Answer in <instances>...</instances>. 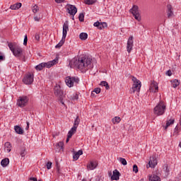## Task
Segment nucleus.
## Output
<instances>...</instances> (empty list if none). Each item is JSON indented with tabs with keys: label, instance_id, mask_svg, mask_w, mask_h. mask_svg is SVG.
Returning a JSON list of instances; mask_svg holds the SVG:
<instances>
[{
	"label": "nucleus",
	"instance_id": "f257e3e1",
	"mask_svg": "<svg viewBox=\"0 0 181 181\" xmlns=\"http://www.w3.org/2000/svg\"><path fill=\"white\" fill-rule=\"evenodd\" d=\"M91 58L82 57L73 58L69 62V66L71 69H84V67H88L91 64Z\"/></svg>",
	"mask_w": 181,
	"mask_h": 181
},
{
	"label": "nucleus",
	"instance_id": "f03ea898",
	"mask_svg": "<svg viewBox=\"0 0 181 181\" xmlns=\"http://www.w3.org/2000/svg\"><path fill=\"white\" fill-rule=\"evenodd\" d=\"M8 47L15 57L20 58L23 56V49H22L21 46L16 45V44L12 42H8Z\"/></svg>",
	"mask_w": 181,
	"mask_h": 181
},
{
	"label": "nucleus",
	"instance_id": "7ed1b4c3",
	"mask_svg": "<svg viewBox=\"0 0 181 181\" xmlns=\"http://www.w3.org/2000/svg\"><path fill=\"white\" fill-rule=\"evenodd\" d=\"M67 32H69V21H65L63 25L62 38L61 41L55 46V49H60L66 42V37L67 36Z\"/></svg>",
	"mask_w": 181,
	"mask_h": 181
},
{
	"label": "nucleus",
	"instance_id": "20e7f679",
	"mask_svg": "<svg viewBox=\"0 0 181 181\" xmlns=\"http://www.w3.org/2000/svg\"><path fill=\"white\" fill-rule=\"evenodd\" d=\"M54 94L56 97H58V100L60 101L61 104L64 105V102L63 101L64 98V92L62 90L60 85L56 84L54 87Z\"/></svg>",
	"mask_w": 181,
	"mask_h": 181
},
{
	"label": "nucleus",
	"instance_id": "39448f33",
	"mask_svg": "<svg viewBox=\"0 0 181 181\" xmlns=\"http://www.w3.org/2000/svg\"><path fill=\"white\" fill-rule=\"evenodd\" d=\"M166 110V105L163 103V101H160V103L154 107L153 111L156 115H163L165 111Z\"/></svg>",
	"mask_w": 181,
	"mask_h": 181
},
{
	"label": "nucleus",
	"instance_id": "423d86ee",
	"mask_svg": "<svg viewBox=\"0 0 181 181\" xmlns=\"http://www.w3.org/2000/svg\"><path fill=\"white\" fill-rule=\"evenodd\" d=\"M132 81L134 84L132 86V90H130V93L132 94V93H135V91L139 93L141 87V81L138 80L135 76H132Z\"/></svg>",
	"mask_w": 181,
	"mask_h": 181
},
{
	"label": "nucleus",
	"instance_id": "0eeeda50",
	"mask_svg": "<svg viewBox=\"0 0 181 181\" xmlns=\"http://www.w3.org/2000/svg\"><path fill=\"white\" fill-rule=\"evenodd\" d=\"M34 80L35 75L33 74H31L30 72H28L24 76L23 78V83L24 84H26V86H30L33 83Z\"/></svg>",
	"mask_w": 181,
	"mask_h": 181
},
{
	"label": "nucleus",
	"instance_id": "6e6552de",
	"mask_svg": "<svg viewBox=\"0 0 181 181\" xmlns=\"http://www.w3.org/2000/svg\"><path fill=\"white\" fill-rule=\"evenodd\" d=\"M79 82L80 79L76 76H67L65 79V83L69 88L73 87V86H74V83H76V84H78Z\"/></svg>",
	"mask_w": 181,
	"mask_h": 181
},
{
	"label": "nucleus",
	"instance_id": "1a4fd4ad",
	"mask_svg": "<svg viewBox=\"0 0 181 181\" xmlns=\"http://www.w3.org/2000/svg\"><path fill=\"white\" fill-rule=\"evenodd\" d=\"M28 103H29V98L28 96L23 95L18 98L17 105L18 107H21V108H23V107H26V105H28Z\"/></svg>",
	"mask_w": 181,
	"mask_h": 181
},
{
	"label": "nucleus",
	"instance_id": "9d476101",
	"mask_svg": "<svg viewBox=\"0 0 181 181\" xmlns=\"http://www.w3.org/2000/svg\"><path fill=\"white\" fill-rule=\"evenodd\" d=\"M134 18L139 22L141 21V14H139V7L138 6H133L132 8L130 9Z\"/></svg>",
	"mask_w": 181,
	"mask_h": 181
},
{
	"label": "nucleus",
	"instance_id": "9b49d317",
	"mask_svg": "<svg viewBox=\"0 0 181 181\" xmlns=\"http://www.w3.org/2000/svg\"><path fill=\"white\" fill-rule=\"evenodd\" d=\"M108 175L109 176H111L112 180H119V176H121V173H119V171H118V170H114L113 175L111 171L108 173Z\"/></svg>",
	"mask_w": 181,
	"mask_h": 181
},
{
	"label": "nucleus",
	"instance_id": "f8f14e48",
	"mask_svg": "<svg viewBox=\"0 0 181 181\" xmlns=\"http://www.w3.org/2000/svg\"><path fill=\"white\" fill-rule=\"evenodd\" d=\"M156 165H158V160H156V158L151 157L148 163L146 165V168L147 169H149V168H153Z\"/></svg>",
	"mask_w": 181,
	"mask_h": 181
},
{
	"label": "nucleus",
	"instance_id": "ddd939ff",
	"mask_svg": "<svg viewBox=\"0 0 181 181\" xmlns=\"http://www.w3.org/2000/svg\"><path fill=\"white\" fill-rule=\"evenodd\" d=\"M67 6L68 13H69V15H71V16H74V15L77 13V7L71 4H67Z\"/></svg>",
	"mask_w": 181,
	"mask_h": 181
},
{
	"label": "nucleus",
	"instance_id": "4468645a",
	"mask_svg": "<svg viewBox=\"0 0 181 181\" xmlns=\"http://www.w3.org/2000/svg\"><path fill=\"white\" fill-rule=\"evenodd\" d=\"M93 26L100 29V30H103V29H105L108 25L105 22L100 23L99 21H96L94 23Z\"/></svg>",
	"mask_w": 181,
	"mask_h": 181
},
{
	"label": "nucleus",
	"instance_id": "2eb2a0df",
	"mask_svg": "<svg viewBox=\"0 0 181 181\" xmlns=\"http://www.w3.org/2000/svg\"><path fill=\"white\" fill-rule=\"evenodd\" d=\"M149 90L151 91V93H158V91L159 90V86H158V83L155 82V81H153L151 84Z\"/></svg>",
	"mask_w": 181,
	"mask_h": 181
},
{
	"label": "nucleus",
	"instance_id": "dca6fc26",
	"mask_svg": "<svg viewBox=\"0 0 181 181\" xmlns=\"http://www.w3.org/2000/svg\"><path fill=\"white\" fill-rule=\"evenodd\" d=\"M167 15L168 18H172L174 15L173 7L170 4L167 5Z\"/></svg>",
	"mask_w": 181,
	"mask_h": 181
},
{
	"label": "nucleus",
	"instance_id": "f3484780",
	"mask_svg": "<svg viewBox=\"0 0 181 181\" xmlns=\"http://www.w3.org/2000/svg\"><path fill=\"white\" fill-rule=\"evenodd\" d=\"M21 8H22V3H16L10 6V9H12V11H18Z\"/></svg>",
	"mask_w": 181,
	"mask_h": 181
},
{
	"label": "nucleus",
	"instance_id": "a211bd4d",
	"mask_svg": "<svg viewBox=\"0 0 181 181\" xmlns=\"http://www.w3.org/2000/svg\"><path fill=\"white\" fill-rule=\"evenodd\" d=\"M148 181H160V177L156 174H152L148 177Z\"/></svg>",
	"mask_w": 181,
	"mask_h": 181
},
{
	"label": "nucleus",
	"instance_id": "6ab92c4d",
	"mask_svg": "<svg viewBox=\"0 0 181 181\" xmlns=\"http://www.w3.org/2000/svg\"><path fill=\"white\" fill-rule=\"evenodd\" d=\"M88 169L90 170H94L97 168V162L90 161V163L87 165Z\"/></svg>",
	"mask_w": 181,
	"mask_h": 181
},
{
	"label": "nucleus",
	"instance_id": "aec40b11",
	"mask_svg": "<svg viewBox=\"0 0 181 181\" xmlns=\"http://www.w3.org/2000/svg\"><path fill=\"white\" fill-rule=\"evenodd\" d=\"M175 124V119H168L166 121V125L165 127V129H168L170 125H173Z\"/></svg>",
	"mask_w": 181,
	"mask_h": 181
},
{
	"label": "nucleus",
	"instance_id": "412c9836",
	"mask_svg": "<svg viewBox=\"0 0 181 181\" xmlns=\"http://www.w3.org/2000/svg\"><path fill=\"white\" fill-rule=\"evenodd\" d=\"M1 165L3 168H6L9 165V158H6L1 160Z\"/></svg>",
	"mask_w": 181,
	"mask_h": 181
},
{
	"label": "nucleus",
	"instance_id": "4be33fe9",
	"mask_svg": "<svg viewBox=\"0 0 181 181\" xmlns=\"http://www.w3.org/2000/svg\"><path fill=\"white\" fill-rule=\"evenodd\" d=\"M14 130L16 134H18L19 135H22L23 134V129H22V127H21L20 126H15Z\"/></svg>",
	"mask_w": 181,
	"mask_h": 181
},
{
	"label": "nucleus",
	"instance_id": "5701e85b",
	"mask_svg": "<svg viewBox=\"0 0 181 181\" xmlns=\"http://www.w3.org/2000/svg\"><path fill=\"white\" fill-rule=\"evenodd\" d=\"M77 131V129H76V127H72L68 132L67 136H69V138H71V136H73V135H74V134H76Z\"/></svg>",
	"mask_w": 181,
	"mask_h": 181
},
{
	"label": "nucleus",
	"instance_id": "b1692460",
	"mask_svg": "<svg viewBox=\"0 0 181 181\" xmlns=\"http://www.w3.org/2000/svg\"><path fill=\"white\" fill-rule=\"evenodd\" d=\"M79 124H80V117L78 116H77L74 120V126L72 128L75 127L76 129H77V127H78Z\"/></svg>",
	"mask_w": 181,
	"mask_h": 181
},
{
	"label": "nucleus",
	"instance_id": "393cba45",
	"mask_svg": "<svg viewBox=\"0 0 181 181\" xmlns=\"http://www.w3.org/2000/svg\"><path fill=\"white\" fill-rule=\"evenodd\" d=\"M88 37V34H87L86 33H81L79 35V38L81 39V40H87Z\"/></svg>",
	"mask_w": 181,
	"mask_h": 181
},
{
	"label": "nucleus",
	"instance_id": "a878e982",
	"mask_svg": "<svg viewBox=\"0 0 181 181\" xmlns=\"http://www.w3.org/2000/svg\"><path fill=\"white\" fill-rule=\"evenodd\" d=\"M180 84V83L177 79H174L171 81V85H172V87H173V88H176V87H177V86H179Z\"/></svg>",
	"mask_w": 181,
	"mask_h": 181
},
{
	"label": "nucleus",
	"instance_id": "bb28decb",
	"mask_svg": "<svg viewBox=\"0 0 181 181\" xmlns=\"http://www.w3.org/2000/svg\"><path fill=\"white\" fill-rule=\"evenodd\" d=\"M5 148H6V152L9 153L11 151L12 144L10 142H6L4 144Z\"/></svg>",
	"mask_w": 181,
	"mask_h": 181
},
{
	"label": "nucleus",
	"instance_id": "cd10ccee",
	"mask_svg": "<svg viewBox=\"0 0 181 181\" xmlns=\"http://www.w3.org/2000/svg\"><path fill=\"white\" fill-rule=\"evenodd\" d=\"M100 86H102V87H105L106 90H110V85L105 81H102L100 83Z\"/></svg>",
	"mask_w": 181,
	"mask_h": 181
},
{
	"label": "nucleus",
	"instance_id": "c85d7f7f",
	"mask_svg": "<svg viewBox=\"0 0 181 181\" xmlns=\"http://www.w3.org/2000/svg\"><path fill=\"white\" fill-rule=\"evenodd\" d=\"M45 63L42 62L35 66V70L40 71L42 69H45Z\"/></svg>",
	"mask_w": 181,
	"mask_h": 181
},
{
	"label": "nucleus",
	"instance_id": "c756f323",
	"mask_svg": "<svg viewBox=\"0 0 181 181\" xmlns=\"http://www.w3.org/2000/svg\"><path fill=\"white\" fill-rule=\"evenodd\" d=\"M83 2L86 5H94L97 2V0H83Z\"/></svg>",
	"mask_w": 181,
	"mask_h": 181
},
{
	"label": "nucleus",
	"instance_id": "7c9ffc66",
	"mask_svg": "<svg viewBox=\"0 0 181 181\" xmlns=\"http://www.w3.org/2000/svg\"><path fill=\"white\" fill-rule=\"evenodd\" d=\"M119 122H121V117H115L113 119H112V123L113 124H119Z\"/></svg>",
	"mask_w": 181,
	"mask_h": 181
},
{
	"label": "nucleus",
	"instance_id": "2f4dec72",
	"mask_svg": "<svg viewBox=\"0 0 181 181\" xmlns=\"http://www.w3.org/2000/svg\"><path fill=\"white\" fill-rule=\"evenodd\" d=\"M20 155L21 158H25V156H26V149H25V148L21 149Z\"/></svg>",
	"mask_w": 181,
	"mask_h": 181
},
{
	"label": "nucleus",
	"instance_id": "473e14b6",
	"mask_svg": "<svg viewBox=\"0 0 181 181\" xmlns=\"http://www.w3.org/2000/svg\"><path fill=\"white\" fill-rule=\"evenodd\" d=\"M118 160L120 162V163H122V165H123L124 166H126V165L127 164V160L124 158H119Z\"/></svg>",
	"mask_w": 181,
	"mask_h": 181
},
{
	"label": "nucleus",
	"instance_id": "72a5a7b5",
	"mask_svg": "<svg viewBox=\"0 0 181 181\" xmlns=\"http://www.w3.org/2000/svg\"><path fill=\"white\" fill-rule=\"evenodd\" d=\"M132 47H134L133 45L127 44V52L128 53H131V51L132 50Z\"/></svg>",
	"mask_w": 181,
	"mask_h": 181
},
{
	"label": "nucleus",
	"instance_id": "f704fd0d",
	"mask_svg": "<svg viewBox=\"0 0 181 181\" xmlns=\"http://www.w3.org/2000/svg\"><path fill=\"white\" fill-rule=\"evenodd\" d=\"M57 148H60V149H63V146H64V143L63 141H59L56 144Z\"/></svg>",
	"mask_w": 181,
	"mask_h": 181
},
{
	"label": "nucleus",
	"instance_id": "c9c22d12",
	"mask_svg": "<svg viewBox=\"0 0 181 181\" xmlns=\"http://www.w3.org/2000/svg\"><path fill=\"white\" fill-rule=\"evenodd\" d=\"M127 45H134V37L130 36L127 40Z\"/></svg>",
	"mask_w": 181,
	"mask_h": 181
},
{
	"label": "nucleus",
	"instance_id": "e433bc0d",
	"mask_svg": "<svg viewBox=\"0 0 181 181\" xmlns=\"http://www.w3.org/2000/svg\"><path fill=\"white\" fill-rule=\"evenodd\" d=\"M164 169H165V176H169V173L170 172V170H169V168H168V165H164Z\"/></svg>",
	"mask_w": 181,
	"mask_h": 181
},
{
	"label": "nucleus",
	"instance_id": "4c0bfd02",
	"mask_svg": "<svg viewBox=\"0 0 181 181\" xmlns=\"http://www.w3.org/2000/svg\"><path fill=\"white\" fill-rule=\"evenodd\" d=\"M44 65H45V67H47V69H50V67L53 66L51 62H44Z\"/></svg>",
	"mask_w": 181,
	"mask_h": 181
},
{
	"label": "nucleus",
	"instance_id": "58836bf2",
	"mask_svg": "<svg viewBox=\"0 0 181 181\" xmlns=\"http://www.w3.org/2000/svg\"><path fill=\"white\" fill-rule=\"evenodd\" d=\"M78 20L80 22H84V13H81L78 16Z\"/></svg>",
	"mask_w": 181,
	"mask_h": 181
},
{
	"label": "nucleus",
	"instance_id": "ea45409f",
	"mask_svg": "<svg viewBox=\"0 0 181 181\" xmlns=\"http://www.w3.org/2000/svg\"><path fill=\"white\" fill-rule=\"evenodd\" d=\"M38 11H39V6H37V5L35 4L33 7V13H37Z\"/></svg>",
	"mask_w": 181,
	"mask_h": 181
},
{
	"label": "nucleus",
	"instance_id": "a19ab883",
	"mask_svg": "<svg viewBox=\"0 0 181 181\" xmlns=\"http://www.w3.org/2000/svg\"><path fill=\"white\" fill-rule=\"evenodd\" d=\"M78 158H80V156L76 152H74L73 154L74 160H77Z\"/></svg>",
	"mask_w": 181,
	"mask_h": 181
},
{
	"label": "nucleus",
	"instance_id": "79ce46f5",
	"mask_svg": "<svg viewBox=\"0 0 181 181\" xmlns=\"http://www.w3.org/2000/svg\"><path fill=\"white\" fill-rule=\"evenodd\" d=\"M133 172H134V173H138V172H139V170L138 169V165H136V164H134L133 165Z\"/></svg>",
	"mask_w": 181,
	"mask_h": 181
},
{
	"label": "nucleus",
	"instance_id": "37998d69",
	"mask_svg": "<svg viewBox=\"0 0 181 181\" xmlns=\"http://www.w3.org/2000/svg\"><path fill=\"white\" fill-rule=\"evenodd\" d=\"M93 93H95V94H100L101 93V88H95L93 90Z\"/></svg>",
	"mask_w": 181,
	"mask_h": 181
},
{
	"label": "nucleus",
	"instance_id": "c03bdc74",
	"mask_svg": "<svg viewBox=\"0 0 181 181\" xmlns=\"http://www.w3.org/2000/svg\"><path fill=\"white\" fill-rule=\"evenodd\" d=\"M71 100H78V94L74 93L71 96Z\"/></svg>",
	"mask_w": 181,
	"mask_h": 181
},
{
	"label": "nucleus",
	"instance_id": "a18cd8bd",
	"mask_svg": "<svg viewBox=\"0 0 181 181\" xmlns=\"http://www.w3.org/2000/svg\"><path fill=\"white\" fill-rule=\"evenodd\" d=\"M5 60V55L0 52V62H4Z\"/></svg>",
	"mask_w": 181,
	"mask_h": 181
},
{
	"label": "nucleus",
	"instance_id": "49530a36",
	"mask_svg": "<svg viewBox=\"0 0 181 181\" xmlns=\"http://www.w3.org/2000/svg\"><path fill=\"white\" fill-rule=\"evenodd\" d=\"M24 46H26L28 45V35H25L24 36V41H23Z\"/></svg>",
	"mask_w": 181,
	"mask_h": 181
},
{
	"label": "nucleus",
	"instance_id": "de8ad7c7",
	"mask_svg": "<svg viewBox=\"0 0 181 181\" xmlns=\"http://www.w3.org/2000/svg\"><path fill=\"white\" fill-rule=\"evenodd\" d=\"M52 165H53V163L50 161H48L47 163V169H52Z\"/></svg>",
	"mask_w": 181,
	"mask_h": 181
},
{
	"label": "nucleus",
	"instance_id": "09e8293b",
	"mask_svg": "<svg viewBox=\"0 0 181 181\" xmlns=\"http://www.w3.org/2000/svg\"><path fill=\"white\" fill-rule=\"evenodd\" d=\"M59 61V59L56 58L54 59H53L52 61H50L52 66H54V64H56L57 63V62Z\"/></svg>",
	"mask_w": 181,
	"mask_h": 181
},
{
	"label": "nucleus",
	"instance_id": "8fccbe9b",
	"mask_svg": "<svg viewBox=\"0 0 181 181\" xmlns=\"http://www.w3.org/2000/svg\"><path fill=\"white\" fill-rule=\"evenodd\" d=\"M180 131V129L177 126L175 127L174 129V134H179V132Z\"/></svg>",
	"mask_w": 181,
	"mask_h": 181
},
{
	"label": "nucleus",
	"instance_id": "3c124183",
	"mask_svg": "<svg viewBox=\"0 0 181 181\" xmlns=\"http://www.w3.org/2000/svg\"><path fill=\"white\" fill-rule=\"evenodd\" d=\"M35 40H37V41L40 40V36L39 35V34H35Z\"/></svg>",
	"mask_w": 181,
	"mask_h": 181
},
{
	"label": "nucleus",
	"instance_id": "603ef678",
	"mask_svg": "<svg viewBox=\"0 0 181 181\" xmlns=\"http://www.w3.org/2000/svg\"><path fill=\"white\" fill-rule=\"evenodd\" d=\"M166 75L170 77V76H172V71L170 70L167 71Z\"/></svg>",
	"mask_w": 181,
	"mask_h": 181
},
{
	"label": "nucleus",
	"instance_id": "864d4df0",
	"mask_svg": "<svg viewBox=\"0 0 181 181\" xmlns=\"http://www.w3.org/2000/svg\"><path fill=\"white\" fill-rule=\"evenodd\" d=\"M29 180H31V181H37V178L35 177H30L29 178Z\"/></svg>",
	"mask_w": 181,
	"mask_h": 181
},
{
	"label": "nucleus",
	"instance_id": "5fc2aeb1",
	"mask_svg": "<svg viewBox=\"0 0 181 181\" xmlns=\"http://www.w3.org/2000/svg\"><path fill=\"white\" fill-rule=\"evenodd\" d=\"M55 2L57 4H63V2H64V0H55Z\"/></svg>",
	"mask_w": 181,
	"mask_h": 181
},
{
	"label": "nucleus",
	"instance_id": "6e6d98bb",
	"mask_svg": "<svg viewBox=\"0 0 181 181\" xmlns=\"http://www.w3.org/2000/svg\"><path fill=\"white\" fill-rule=\"evenodd\" d=\"M76 153H77L79 156H81V155H83V150H79V151H78L76 152Z\"/></svg>",
	"mask_w": 181,
	"mask_h": 181
},
{
	"label": "nucleus",
	"instance_id": "4d7b16f0",
	"mask_svg": "<svg viewBox=\"0 0 181 181\" xmlns=\"http://www.w3.org/2000/svg\"><path fill=\"white\" fill-rule=\"evenodd\" d=\"M34 20L35 21V22H39V21H40V18L35 16V17H34Z\"/></svg>",
	"mask_w": 181,
	"mask_h": 181
},
{
	"label": "nucleus",
	"instance_id": "13d9d810",
	"mask_svg": "<svg viewBox=\"0 0 181 181\" xmlns=\"http://www.w3.org/2000/svg\"><path fill=\"white\" fill-rule=\"evenodd\" d=\"M57 169V175H60V173H62L61 172H60V168H56Z\"/></svg>",
	"mask_w": 181,
	"mask_h": 181
},
{
	"label": "nucleus",
	"instance_id": "bf43d9fd",
	"mask_svg": "<svg viewBox=\"0 0 181 181\" xmlns=\"http://www.w3.org/2000/svg\"><path fill=\"white\" fill-rule=\"evenodd\" d=\"M26 124H27V126L25 127V129L28 131V129H29V125H30L29 122H27Z\"/></svg>",
	"mask_w": 181,
	"mask_h": 181
},
{
	"label": "nucleus",
	"instance_id": "052dcab7",
	"mask_svg": "<svg viewBox=\"0 0 181 181\" xmlns=\"http://www.w3.org/2000/svg\"><path fill=\"white\" fill-rule=\"evenodd\" d=\"M60 168V164H59V162L56 161V168Z\"/></svg>",
	"mask_w": 181,
	"mask_h": 181
},
{
	"label": "nucleus",
	"instance_id": "680f3d73",
	"mask_svg": "<svg viewBox=\"0 0 181 181\" xmlns=\"http://www.w3.org/2000/svg\"><path fill=\"white\" fill-rule=\"evenodd\" d=\"M70 138L71 137H69V136H67V138H66V144H67V142H69V141H70Z\"/></svg>",
	"mask_w": 181,
	"mask_h": 181
},
{
	"label": "nucleus",
	"instance_id": "e2e57ef3",
	"mask_svg": "<svg viewBox=\"0 0 181 181\" xmlns=\"http://www.w3.org/2000/svg\"><path fill=\"white\" fill-rule=\"evenodd\" d=\"M91 95H92V97H94V95H95L94 94V92H92Z\"/></svg>",
	"mask_w": 181,
	"mask_h": 181
},
{
	"label": "nucleus",
	"instance_id": "0e129e2a",
	"mask_svg": "<svg viewBox=\"0 0 181 181\" xmlns=\"http://www.w3.org/2000/svg\"><path fill=\"white\" fill-rule=\"evenodd\" d=\"M179 147L181 148V142L179 144Z\"/></svg>",
	"mask_w": 181,
	"mask_h": 181
},
{
	"label": "nucleus",
	"instance_id": "69168bd1",
	"mask_svg": "<svg viewBox=\"0 0 181 181\" xmlns=\"http://www.w3.org/2000/svg\"><path fill=\"white\" fill-rule=\"evenodd\" d=\"M72 19L74 20V16H72Z\"/></svg>",
	"mask_w": 181,
	"mask_h": 181
},
{
	"label": "nucleus",
	"instance_id": "338daca9",
	"mask_svg": "<svg viewBox=\"0 0 181 181\" xmlns=\"http://www.w3.org/2000/svg\"><path fill=\"white\" fill-rule=\"evenodd\" d=\"M82 181H86V179H83Z\"/></svg>",
	"mask_w": 181,
	"mask_h": 181
}]
</instances>
